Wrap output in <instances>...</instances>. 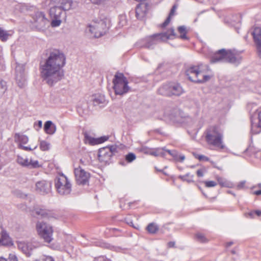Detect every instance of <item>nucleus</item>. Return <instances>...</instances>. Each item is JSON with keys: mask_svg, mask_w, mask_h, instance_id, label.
Here are the masks:
<instances>
[{"mask_svg": "<svg viewBox=\"0 0 261 261\" xmlns=\"http://www.w3.org/2000/svg\"><path fill=\"white\" fill-rule=\"evenodd\" d=\"M66 64V57L59 49L45 50V58L40 63L41 77L49 86H54L64 76L63 67Z\"/></svg>", "mask_w": 261, "mask_h": 261, "instance_id": "nucleus-1", "label": "nucleus"}, {"mask_svg": "<svg viewBox=\"0 0 261 261\" xmlns=\"http://www.w3.org/2000/svg\"><path fill=\"white\" fill-rule=\"evenodd\" d=\"M175 36L174 29L171 28L166 32L156 33L147 36L137 42L136 45L141 48L152 49L158 44L172 39V37Z\"/></svg>", "mask_w": 261, "mask_h": 261, "instance_id": "nucleus-2", "label": "nucleus"}, {"mask_svg": "<svg viewBox=\"0 0 261 261\" xmlns=\"http://www.w3.org/2000/svg\"><path fill=\"white\" fill-rule=\"evenodd\" d=\"M242 61V57L234 50L221 49L215 53L210 58L211 63L226 62L238 65Z\"/></svg>", "mask_w": 261, "mask_h": 261, "instance_id": "nucleus-3", "label": "nucleus"}, {"mask_svg": "<svg viewBox=\"0 0 261 261\" xmlns=\"http://www.w3.org/2000/svg\"><path fill=\"white\" fill-rule=\"evenodd\" d=\"M208 66L202 64L197 66H192L186 71V75L188 79L194 83H202L207 81L210 79L209 75H206L205 70L207 69Z\"/></svg>", "mask_w": 261, "mask_h": 261, "instance_id": "nucleus-4", "label": "nucleus"}, {"mask_svg": "<svg viewBox=\"0 0 261 261\" xmlns=\"http://www.w3.org/2000/svg\"><path fill=\"white\" fill-rule=\"evenodd\" d=\"M223 138L222 131L217 126H211L206 130L205 139L207 143L215 146L218 150H222L225 148Z\"/></svg>", "mask_w": 261, "mask_h": 261, "instance_id": "nucleus-5", "label": "nucleus"}, {"mask_svg": "<svg viewBox=\"0 0 261 261\" xmlns=\"http://www.w3.org/2000/svg\"><path fill=\"white\" fill-rule=\"evenodd\" d=\"M110 27V20L103 17L100 19L94 20L89 25V30L95 38H99L107 33Z\"/></svg>", "mask_w": 261, "mask_h": 261, "instance_id": "nucleus-6", "label": "nucleus"}, {"mask_svg": "<svg viewBox=\"0 0 261 261\" xmlns=\"http://www.w3.org/2000/svg\"><path fill=\"white\" fill-rule=\"evenodd\" d=\"M160 95L171 97L173 96H179L185 91L180 84L175 82H169L163 84L158 90Z\"/></svg>", "mask_w": 261, "mask_h": 261, "instance_id": "nucleus-7", "label": "nucleus"}, {"mask_svg": "<svg viewBox=\"0 0 261 261\" xmlns=\"http://www.w3.org/2000/svg\"><path fill=\"white\" fill-rule=\"evenodd\" d=\"M113 89L116 95H123L127 93L130 88L128 86V81L124 74L117 72L113 80Z\"/></svg>", "mask_w": 261, "mask_h": 261, "instance_id": "nucleus-8", "label": "nucleus"}, {"mask_svg": "<svg viewBox=\"0 0 261 261\" xmlns=\"http://www.w3.org/2000/svg\"><path fill=\"white\" fill-rule=\"evenodd\" d=\"M55 187L58 193L62 195L69 194L71 191V184L63 174L55 179Z\"/></svg>", "mask_w": 261, "mask_h": 261, "instance_id": "nucleus-9", "label": "nucleus"}, {"mask_svg": "<svg viewBox=\"0 0 261 261\" xmlns=\"http://www.w3.org/2000/svg\"><path fill=\"white\" fill-rule=\"evenodd\" d=\"M36 229L40 237L46 243H50L53 240V230L52 227L43 222H38Z\"/></svg>", "mask_w": 261, "mask_h": 261, "instance_id": "nucleus-10", "label": "nucleus"}, {"mask_svg": "<svg viewBox=\"0 0 261 261\" xmlns=\"http://www.w3.org/2000/svg\"><path fill=\"white\" fill-rule=\"evenodd\" d=\"M117 152L116 145L108 146L99 149L98 160L101 162L109 163L111 157Z\"/></svg>", "mask_w": 261, "mask_h": 261, "instance_id": "nucleus-11", "label": "nucleus"}, {"mask_svg": "<svg viewBox=\"0 0 261 261\" xmlns=\"http://www.w3.org/2000/svg\"><path fill=\"white\" fill-rule=\"evenodd\" d=\"M49 20L42 12H37L34 17V24L39 31L44 30L48 26Z\"/></svg>", "mask_w": 261, "mask_h": 261, "instance_id": "nucleus-12", "label": "nucleus"}, {"mask_svg": "<svg viewBox=\"0 0 261 261\" xmlns=\"http://www.w3.org/2000/svg\"><path fill=\"white\" fill-rule=\"evenodd\" d=\"M74 172L78 185H85L88 184L90 178V174L88 172H86L80 166L74 168Z\"/></svg>", "mask_w": 261, "mask_h": 261, "instance_id": "nucleus-13", "label": "nucleus"}, {"mask_svg": "<svg viewBox=\"0 0 261 261\" xmlns=\"http://www.w3.org/2000/svg\"><path fill=\"white\" fill-rule=\"evenodd\" d=\"M24 65L17 64L15 67V77L18 86L22 88L25 85L26 79L24 74Z\"/></svg>", "mask_w": 261, "mask_h": 261, "instance_id": "nucleus-14", "label": "nucleus"}, {"mask_svg": "<svg viewBox=\"0 0 261 261\" xmlns=\"http://www.w3.org/2000/svg\"><path fill=\"white\" fill-rule=\"evenodd\" d=\"M17 163L23 167L29 169L38 168L41 166L39 164V162L37 160H29L28 158H23V157L18 155L16 159Z\"/></svg>", "mask_w": 261, "mask_h": 261, "instance_id": "nucleus-15", "label": "nucleus"}, {"mask_svg": "<svg viewBox=\"0 0 261 261\" xmlns=\"http://www.w3.org/2000/svg\"><path fill=\"white\" fill-rule=\"evenodd\" d=\"M51 182L45 180L37 181L36 183V191L41 195H45L50 192Z\"/></svg>", "mask_w": 261, "mask_h": 261, "instance_id": "nucleus-16", "label": "nucleus"}, {"mask_svg": "<svg viewBox=\"0 0 261 261\" xmlns=\"http://www.w3.org/2000/svg\"><path fill=\"white\" fill-rule=\"evenodd\" d=\"M251 35L253 36L256 45L257 55L261 59V28L259 27L254 28L251 32Z\"/></svg>", "mask_w": 261, "mask_h": 261, "instance_id": "nucleus-17", "label": "nucleus"}, {"mask_svg": "<svg viewBox=\"0 0 261 261\" xmlns=\"http://www.w3.org/2000/svg\"><path fill=\"white\" fill-rule=\"evenodd\" d=\"M17 244L18 249L27 256L30 257L32 255V251L35 247L31 243L18 241Z\"/></svg>", "mask_w": 261, "mask_h": 261, "instance_id": "nucleus-18", "label": "nucleus"}, {"mask_svg": "<svg viewBox=\"0 0 261 261\" xmlns=\"http://www.w3.org/2000/svg\"><path fill=\"white\" fill-rule=\"evenodd\" d=\"M53 4L60 7L64 11L70 10L71 8L72 1L71 0H51Z\"/></svg>", "mask_w": 261, "mask_h": 261, "instance_id": "nucleus-19", "label": "nucleus"}, {"mask_svg": "<svg viewBox=\"0 0 261 261\" xmlns=\"http://www.w3.org/2000/svg\"><path fill=\"white\" fill-rule=\"evenodd\" d=\"M33 213L36 214L38 218H49L51 215L50 211L41 207H36Z\"/></svg>", "mask_w": 261, "mask_h": 261, "instance_id": "nucleus-20", "label": "nucleus"}, {"mask_svg": "<svg viewBox=\"0 0 261 261\" xmlns=\"http://www.w3.org/2000/svg\"><path fill=\"white\" fill-rule=\"evenodd\" d=\"M168 118L173 123H181L184 122L183 117L180 115V112L176 110L168 116Z\"/></svg>", "mask_w": 261, "mask_h": 261, "instance_id": "nucleus-21", "label": "nucleus"}, {"mask_svg": "<svg viewBox=\"0 0 261 261\" xmlns=\"http://www.w3.org/2000/svg\"><path fill=\"white\" fill-rule=\"evenodd\" d=\"M63 11H64L63 9L54 5L49 10V14L51 17L61 18Z\"/></svg>", "mask_w": 261, "mask_h": 261, "instance_id": "nucleus-22", "label": "nucleus"}, {"mask_svg": "<svg viewBox=\"0 0 261 261\" xmlns=\"http://www.w3.org/2000/svg\"><path fill=\"white\" fill-rule=\"evenodd\" d=\"M44 132L49 135H53L56 131V126L51 121L48 120L44 124Z\"/></svg>", "mask_w": 261, "mask_h": 261, "instance_id": "nucleus-23", "label": "nucleus"}, {"mask_svg": "<svg viewBox=\"0 0 261 261\" xmlns=\"http://www.w3.org/2000/svg\"><path fill=\"white\" fill-rule=\"evenodd\" d=\"M86 138L89 141V142L91 145L98 144L107 141L109 139V136H102L98 138H94L86 135Z\"/></svg>", "mask_w": 261, "mask_h": 261, "instance_id": "nucleus-24", "label": "nucleus"}, {"mask_svg": "<svg viewBox=\"0 0 261 261\" xmlns=\"http://www.w3.org/2000/svg\"><path fill=\"white\" fill-rule=\"evenodd\" d=\"M14 140L15 142H19V144H27L29 141L28 136L19 133H16L14 135Z\"/></svg>", "mask_w": 261, "mask_h": 261, "instance_id": "nucleus-25", "label": "nucleus"}, {"mask_svg": "<svg viewBox=\"0 0 261 261\" xmlns=\"http://www.w3.org/2000/svg\"><path fill=\"white\" fill-rule=\"evenodd\" d=\"M251 132L252 134H257L261 132V123L258 121L255 123L252 119L251 120Z\"/></svg>", "mask_w": 261, "mask_h": 261, "instance_id": "nucleus-26", "label": "nucleus"}, {"mask_svg": "<svg viewBox=\"0 0 261 261\" xmlns=\"http://www.w3.org/2000/svg\"><path fill=\"white\" fill-rule=\"evenodd\" d=\"M93 103L94 106L103 104L105 102V97L102 95H96L93 99Z\"/></svg>", "mask_w": 261, "mask_h": 261, "instance_id": "nucleus-27", "label": "nucleus"}, {"mask_svg": "<svg viewBox=\"0 0 261 261\" xmlns=\"http://www.w3.org/2000/svg\"><path fill=\"white\" fill-rule=\"evenodd\" d=\"M178 33L180 34L179 38L184 40H188L189 38L187 36V31L184 25L179 26L177 29Z\"/></svg>", "mask_w": 261, "mask_h": 261, "instance_id": "nucleus-28", "label": "nucleus"}, {"mask_svg": "<svg viewBox=\"0 0 261 261\" xmlns=\"http://www.w3.org/2000/svg\"><path fill=\"white\" fill-rule=\"evenodd\" d=\"M9 238L7 233L2 231L0 233V245H6L9 241Z\"/></svg>", "mask_w": 261, "mask_h": 261, "instance_id": "nucleus-29", "label": "nucleus"}, {"mask_svg": "<svg viewBox=\"0 0 261 261\" xmlns=\"http://www.w3.org/2000/svg\"><path fill=\"white\" fill-rule=\"evenodd\" d=\"M146 230L149 233L155 234L159 230V227L154 223H150L147 225Z\"/></svg>", "mask_w": 261, "mask_h": 261, "instance_id": "nucleus-30", "label": "nucleus"}, {"mask_svg": "<svg viewBox=\"0 0 261 261\" xmlns=\"http://www.w3.org/2000/svg\"><path fill=\"white\" fill-rule=\"evenodd\" d=\"M194 175L191 174L190 173H187L184 175H179L178 178L184 181H187L189 183L193 182Z\"/></svg>", "mask_w": 261, "mask_h": 261, "instance_id": "nucleus-31", "label": "nucleus"}, {"mask_svg": "<svg viewBox=\"0 0 261 261\" xmlns=\"http://www.w3.org/2000/svg\"><path fill=\"white\" fill-rule=\"evenodd\" d=\"M9 36V34L8 32L0 27V39L2 41H6L8 39Z\"/></svg>", "mask_w": 261, "mask_h": 261, "instance_id": "nucleus-32", "label": "nucleus"}, {"mask_svg": "<svg viewBox=\"0 0 261 261\" xmlns=\"http://www.w3.org/2000/svg\"><path fill=\"white\" fill-rule=\"evenodd\" d=\"M50 148V143L45 141H40V148L42 151L49 150Z\"/></svg>", "mask_w": 261, "mask_h": 261, "instance_id": "nucleus-33", "label": "nucleus"}, {"mask_svg": "<svg viewBox=\"0 0 261 261\" xmlns=\"http://www.w3.org/2000/svg\"><path fill=\"white\" fill-rule=\"evenodd\" d=\"M165 154L163 148H157L150 152V154L154 156H164Z\"/></svg>", "mask_w": 261, "mask_h": 261, "instance_id": "nucleus-34", "label": "nucleus"}, {"mask_svg": "<svg viewBox=\"0 0 261 261\" xmlns=\"http://www.w3.org/2000/svg\"><path fill=\"white\" fill-rule=\"evenodd\" d=\"M196 240L201 243H205L207 242V239L205 237L203 234L198 232L195 234Z\"/></svg>", "mask_w": 261, "mask_h": 261, "instance_id": "nucleus-35", "label": "nucleus"}, {"mask_svg": "<svg viewBox=\"0 0 261 261\" xmlns=\"http://www.w3.org/2000/svg\"><path fill=\"white\" fill-rule=\"evenodd\" d=\"M7 89L6 82L0 79V95H3Z\"/></svg>", "mask_w": 261, "mask_h": 261, "instance_id": "nucleus-36", "label": "nucleus"}, {"mask_svg": "<svg viewBox=\"0 0 261 261\" xmlns=\"http://www.w3.org/2000/svg\"><path fill=\"white\" fill-rule=\"evenodd\" d=\"M136 158V156L135 153L133 152H129L125 155V159L128 163H131L134 161Z\"/></svg>", "mask_w": 261, "mask_h": 261, "instance_id": "nucleus-37", "label": "nucleus"}, {"mask_svg": "<svg viewBox=\"0 0 261 261\" xmlns=\"http://www.w3.org/2000/svg\"><path fill=\"white\" fill-rule=\"evenodd\" d=\"M50 22V25L52 27H59L61 23V20L60 18H54Z\"/></svg>", "mask_w": 261, "mask_h": 261, "instance_id": "nucleus-38", "label": "nucleus"}, {"mask_svg": "<svg viewBox=\"0 0 261 261\" xmlns=\"http://www.w3.org/2000/svg\"><path fill=\"white\" fill-rule=\"evenodd\" d=\"M176 157H173L176 162H182L185 159V156L182 154H179L177 151L176 152Z\"/></svg>", "mask_w": 261, "mask_h": 261, "instance_id": "nucleus-39", "label": "nucleus"}, {"mask_svg": "<svg viewBox=\"0 0 261 261\" xmlns=\"http://www.w3.org/2000/svg\"><path fill=\"white\" fill-rule=\"evenodd\" d=\"M34 261H55L54 258L50 256L44 255L39 259H37Z\"/></svg>", "mask_w": 261, "mask_h": 261, "instance_id": "nucleus-40", "label": "nucleus"}, {"mask_svg": "<svg viewBox=\"0 0 261 261\" xmlns=\"http://www.w3.org/2000/svg\"><path fill=\"white\" fill-rule=\"evenodd\" d=\"M196 159H198L200 161H208L209 158L204 155L198 154L197 153L193 154Z\"/></svg>", "mask_w": 261, "mask_h": 261, "instance_id": "nucleus-41", "label": "nucleus"}, {"mask_svg": "<svg viewBox=\"0 0 261 261\" xmlns=\"http://www.w3.org/2000/svg\"><path fill=\"white\" fill-rule=\"evenodd\" d=\"M257 187L259 188V190H257V191H253L251 193L253 195H261V184H258L256 186H253L251 189H254Z\"/></svg>", "mask_w": 261, "mask_h": 261, "instance_id": "nucleus-42", "label": "nucleus"}, {"mask_svg": "<svg viewBox=\"0 0 261 261\" xmlns=\"http://www.w3.org/2000/svg\"><path fill=\"white\" fill-rule=\"evenodd\" d=\"M42 126V122L41 120H38L36 122H35L34 124V128L38 131Z\"/></svg>", "mask_w": 261, "mask_h": 261, "instance_id": "nucleus-43", "label": "nucleus"}, {"mask_svg": "<svg viewBox=\"0 0 261 261\" xmlns=\"http://www.w3.org/2000/svg\"><path fill=\"white\" fill-rule=\"evenodd\" d=\"M204 184L207 188L214 187L217 185V183L214 181H205Z\"/></svg>", "mask_w": 261, "mask_h": 261, "instance_id": "nucleus-44", "label": "nucleus"}, {"mask_svg": "<svg viewBox=\"0 0 261 261\" xmlns=\"http://www.w3.org/2000/svg\"><path fill=\"white\" fill-rule=\"evenodd\" d=\"M255 215V211H250L245 213V216L247 218H253Z\"/></svg>", "mask_w": 261, "mask_h": 261, "instance_id": "nucleus-45", "label": "nucleus"}, {"mask_svg": "<svg viewBox=\"0 0 261 261\" xmlns=\"http://www.w3.org/2000/svg\"><path fill=\"white\" fill-rule=\"evenodd\" d=\"M7 261H18L16 256L14 254H10L9 257L6 259Z\"/></svg>", "mask_w": 261, "mask_h": 261, "instance_id": "nucleus-46", "label": "nucleus"}, {"mask_svg": "<svg viewBox=\"0 0 261 261\" xmlns=\"http://www.w3.org/2000/svg\"><path fill=\"white\" fill-rule=\"evenodd\" d=\"M218 181L219 185H220L222 187H228V183L227 182V181L224 180V179H223L221 178H218Z\"/></svg>", "mask_w": 261, "mask_h": 261, "instance_id": "nucleus-47", "label": "nucleus"}, {"mask_svg": "<svg viewBox=\"0 0 261 261\" xmlns=\"http://www.w3.org/2000/svg\"><path fill=\"white\" fill-rule=\"evenodd\" d=\"M141 5H138L136 9V15L137 18H140V12H141Z\"/></svg>", "mask_w": 261, "mask_h": 261, "instance_id": "nucleus-48", "label": "nucleus"}, {"mask_svg": "<svg viewBox=\"0 0 261 261\" xmlns=\"http://www.w3.org/2000/svg\"><path fill=\"white\" fill-rule=\"evenodd\" d=\"M171 20V18L170 17H167L165 21L161 25L162 28L166 27L170 22Z\"/></svg>", "mask_w": 261, "mask_h": 261, "instance_id": "nucleus-49", "label": "nucleus"}, {"mask_svg": "<svg viewBox=\"0 0 261 261\" xmlns=\"http://www.w3.org/2000/svg\"><path fill=\"white\" fill-rule=\"evenodd\" d=\"M245 183H246L245 180H243V181H241V182H240L238 184V185H237V189L240 190V189H243L244 188H245Z\"/></svg>", "mask_w": 261, "mask_h": 261, "instance_id": "nucleus-50", "label": "nucleus"}, {"mask_svg": "<svg viewBox=\"0 0 261 261\" xmlns=\"http://www.w3.org/2000/svg\"><path fill=\"white\" fill-rule=\"evenodd\" d=\"M106 247L108 248H109V249H110L111 250H114L117 251H119L120 250V247L112 246V245H111L110 244L107 245Z\"/></svg>", "mask_w": 261, "mask_h": 261, "instance_id": "nucleus-51", "label": "nucleus"}, {"mask_svg": "<svg viewBox=\"0 0 261 261\" xmlns=\"http://www.w3.org/2000/svg\"><path fill=\"white\" fill-rule=\"evenodd\" d=\"M125 220L126 221V223L128 225H130V226H132V227H134L135 228H137V227L134 225V224H133L132 220H131L129 218H125Z\"/></svg>", "mask_w": 261, "mask_h": 261, "instance_id": "nucleus-52", "label": "nucleus"}, {"mask_svg": "<svg viewBox=\"0 0 261 261\" xmlns=\"http://www.w3.org/2000/svg\"><path fill=\"white\" fill-rule=\"evenodd\" d=\"M166 152H167L170 155H171L172 157H176V152H177L175 150H165Z\"/></svg>", "mask_w": 261, "mask_h": 261, "instance_id": "nucleus-53", "label": "nucleus"}, {"mask_svg": "<svg viewBox=\"0 0 261 261\" xmlns=\"http://www.w3.org/2000/svg\"><path fill=\"white\" fill-rule=\"evenodd\" d=\"M176 9V6L175 5H174L170 10V12L169 14L168 17H170L171 18V16L174 14V12H175Z\"/></svg>", "mask_w": 261, "mask_h": 261, "instance_id": "nucleus-54", "label": "nucleus"}, {"mask_svg": "<svg viewBox=\"0 0 261 261\" xmlns=\"http://www.w3.org/2000/svg\"><path fill=\"white\" fill-rule=\"evenodd\" d=\"M19 148L23 149L26 151H31L33 150L30 147L22 146L21 144H19Z\"/></svg>", "mask_w": 261, "mask_h": 261, "instance_id": "nucleus-55", "label": "nucleus"}, {"mask_svg": "<svg viewBox=\"0 0 261 261\" xmlns=\"http://www.w3.org/2000/svg\"><path fill=\"white\" fill-rule=\"evenodd\" d=\"M196 173L198 177H202L203 176V171L201 169L198 170Z\"/></svg>", "mask_w": 261, "mask_h": 261, "instance_id": "nucleus-56", "label": "nucleus"}, {"mask_svg": "<svg viewBox=\"0 0 261 261\" xmlns=\"http://www.w3.org/2000/svg\"><path fill=\"white\" fill-rule=\"evenodd\" d=\"M97 261H110L104 256H101L97 258Z\"/></svg>", "mask_w": 261, "mask_h": 261, "instance_id": "nucleus-57", "label": "nucleus"}, {"mask_svg": "<svg viewBox=\"0 0 261 261\" xmlns=\"http://www.w3.org/2000/svg\"><path fill=\"white\" fill-rule=\"evenodd\" d=\"M175 243L174 242L170 241L168 243V246L169 248L174 247Z\"/></svg>", "mask_w": 261, "mask_h": 261, "instance_id": "nucleus-58", "label": "nucleus"}, {"mask_svg": "<svg viewBox=\"0 0 261 261\" xmlns=\"http://www.w3.org/2000/svg\"><path fill=\"white\" fill-rule=\"evenodd\" d=\"M255 215L257 216H261V211L259 210H256L255 211Z\"/></svg>", "mask_w": 261, "mask_h": 261, "instance_id": "nucleus-59", "label": "nucleus"}, {"mask_svg": "<svg viewBox=\"0 0 261 261\" xmlns=\"http://www.w3.org/2000/svg\"><path fill=\"white\" fill-rule=\"evenodd\" d=\"M258 120L260 123H261V111L258 113Z\"/></svg>", "mask_w": 261, "mask_h": 261, "instance_id": "nucleus-60", "label": "nucleus"}, {"mask_svg": "<svg viewBox=\"0 0 261 261\" xmlns=\"http://www.w3.org/2000/svg\"><path fill=\"white\" fill-rule=\"evenodd\" d=\"M233 243L232 242H229L227 243L226 247H230V246H231L233 244Z\"/></svg>", "mask_w": 261, "mask_h": 261, "instance_id": "nucleus-61", "label": "nucleus"}, {"mask_svg": "<svg viewBox=\"0 0 261 261\" xmlns=\"http://www.w3.org/2000/svg\"><path fill=\"white\" fill-rule=\"evenodd\" d=\"M0 261H7L6 258L3 257H0Z\"/></svg>", "mask_w": 261, "mask_h": 261, "instance_id": "nucleus-62", "label": "nucleus"}, {"mask_svg": "<svg viewBox=\"0 0 261 261\" xmlns=\"http://www.w3.org/2000/svg\"><path fill=\"white\" fill-rule=\"evenodd\" d=\"M60 248V246H56V247H54V249H59Z\"/></svg>", "mask_w": 261, "mask_h": 261, "instance_id": "nucleus-63", "label": "nucleus"}, {"mask_svg": "<svg viewBox=\"0 0 261 261\" xmlns=\"http://www.w3.org/2000/svg\"><path fill=\"white\" fill-rule=\"evenodd\" d=\"M231 252L232 254H236V251L233 250H231Z\"/></svg>", "mask_w": 261, "mask_h": 261, "instance_id": "nucleus-64", "label": "nucleus"}]
</instances>
